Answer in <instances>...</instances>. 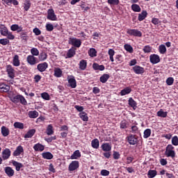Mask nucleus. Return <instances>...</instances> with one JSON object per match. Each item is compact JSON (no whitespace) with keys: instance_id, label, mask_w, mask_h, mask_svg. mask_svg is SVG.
Instances as JSON below:
<instances>
[{"instance_id":"1","label":"nucleus","mask_w":178,"mask_h":178,"mask_svg":"<svg viewBox=\"0 0 178 178\" xmlns=\"http://www.w3.org/2000/svg\"><path fill=\"white\" fill-rule=\"evenodd\" d=\"M165 155L167 156L168 158H175L176 156V152H175V147L172 145H168L165 148Z\"/></svg>"},{"instance_id":"2","label":"nucleus","mask_w":178,"mask_h":178,"mask_svg":"<svg viewBox=\"0 0 178 178\" xmlns=\"http://www.w3.org/2000/svg\"><path fill=\"white\" fill-rule=\"evenodd\" d=\"M12 102L14 104H19L20 102L22 105H27V100L22 95H17L14 96L11 99Z\"/></svg>"},{"instance_id":"3","label":"nucleus","mask_w":178,"mask_h":178,"mask_svg":"<svg viewBox=\"0 0 178 178\" xmlns=\"http://www.w3.org/2000/svg\"><path fill=\"white\" fill-rule=\"evenodd\" d=\"M127 143L129 145H137L138 144V136L134 134H129L126 137Z\"/></svg>"},{"instance_id":"4","label":"nucleus","mask_w":178,"mask_h":178,"mask_svg":"<svg viewBox=\"0 0 178 178\" xmlns=\"http://www.w3.org/2000/svg\"><path fill=\"white\" fill-rule=\"evenodd\" d=\"M68 43L70 45H73L74 48H80L81 47V40L76 38H69Z\"/></svg>"},{"instance_id":"5","label":"nucleus","mask_w":178,"mask_h":178,"mask_svg":"<svg viewBox=\"0 0 178 178\" xmlns=\"http://www.w3.org/2000/svg\"><path fill=\"white\" fill-rule=\"evenodd\" d=\"M127 34L133 37H143V33L138 29H128L127 30Z\"/></svg>"},{"instance_id":"6","label":"nucleus","mask_w":178,"mask_h":178,"mask_svg":"<svg viewBox=\"0 0 178 178\" xmlns=\"http://www.w3.org/2000/svg\"><path fill=\"white\" fill-rule=\"evenodd\" d=\"M47 19L48 20H51V22H55L58 20V17H56V15H55V11L52 8H49L47 10Z\"/></svg>"},{"instance_id":"7","label":"nucleus","mask_w":178,"mask_h":178,"mask_svg":"<svg viewBox=\"0 0 178 178\" xmlns=\"http://www.w3.org/2000/svg\"><path fill=\"white\" fill-rule=\"evenodd\" d=\"M10 155H12V151H10V149L5 148L3 149L1 156L3 161H8V159L10 158Z\"/></svg>"},{"instance_id":"8","label":"nucleus","mask_w":178,"mask_h":178,"mask_svg":"<svg viewBox=\"0 0 178 178\" xmlns=\"http://www.w3.org/2000/svg\"><path fill=\"white\" fill-rule=\"evenodd\" d=\"M79 166L80 165L78 161H73L69 165L68 170L69 172H74V170H76V169H79Z\"/></svg>"},{"instance_id":"9","label":"nucleus","mask_w":178,"mask_h":178,"mask_svg":"<svg viewBox=\"0 0 178 178\" xmlns=\"http://www.w3.org/2000/svg\"><path fill=\"white\" fill-rule=\"evenodd\" d=\"M6 72L10 79H15V69L12 65H6Z\"/></svg>"},{"instance_id":"10","label":"nucleus","mask_w":178,"mask_h":178,"mask_svg":"<svg viewBox=\"0 0 178 178\" xmlns=\"http://www.w3.org/2000/svg\"><path fill=\"white\" fill-rule=\"evenodd\" d=\"M26 62L33 66L34 65H37L38 63V58H35L34 56L29 55L26 58Z\"/></svg>"},{"instance_id":"11","label":"nucleus","mask_w":178,"mask_h":178,"mask_svg":"<svg viewBox=\"0 0 178 178\" xmlns=\"http://www.w3.org/2000/svg\"><path fill=\"white\" fill-rule=\"evenodd\" d=\"M149 60L153 65H156L161 62V58L158 54H152L149 56Z\"/></svg>"},{"instance_id":"12","label":"nucleus","mask_w":178,"mask_h":178,"mask_svg":"<svg viewBox=\"0 0 178 178\" xmlns=\"http://www.w3.org/2000/svg\"><path fill=\"white\" fill-rule=\"evenodd\" d=\"M132 70L133 72H134L136 74H144V72H145V70H144V67L140 65L134 66L132 67Z\"/></svg>"},{"instance_id":"13","label":"nucleus","mask_w":178,"mask_h":178,"mask_svg":"<svg viewBox=\"0 0 178 178\" xmlns=\"http://www.w3.org/2000/svg\"><path fill=\"white\" fill-rule=\"evenodd\" d=\"M24 154V149H23V146L19 145L17 147L16 149L13 153V156H20V155Z\"/></svg>"},{"instance_id":"14","label":"nucleus","mask_w":178,"mask_h":178,"mask_svg":"<svg viewBox=\"0 0 178 178\" xmlns=\"http://www.w3.org/2000/svg\"><path fill=\"white\" fill-rule=\"evenodd\" d=\"M138 123L137 122H134L131 126V132L132 134H138L140 133V130L138 129Z\"/></svg>"},{"instance_id":"15","label":"nucleus","mask_w":178,"mask_h":178,"mask_svg":"<svg viewBox=\"0 0 178 178\" xmlns=\"http://www.w3.org/2000/svg\"><path fill=\"white\" fill-rule=\"evenodd\" d=\"M101 148L104 152H109L112 151V145L109 143H103Z\"/></svg>"},{"instance_id":"16","label":"nucleus","mask_w":178,"mask_h":178,"mask_svg":"<svg viewBox=\"0 0 178 178\" xmlns=\"http://www.w3.org/2000/svg\"><path fill=\"white\" fill-rule=\"evenodd\" d=\"M76 47H72L67 52L66 54V59H67V58H73V56H74V55H76Z\"/></svg>"},{"instance_id":"17","label":"nucleus","mask_w":178,"mask_h":178,"mask_svg":"<svg viewBox=\"0 0 178 178\" xmlns=\"http://www.w3.org/2000/svg\"><path fill=\"white\" fill-rule=\"evenodd\" d=\"M0 90L3 92H9L10 91V86L5 84V83H0Z\"/></svg>"},{"instance_id":"18","label":"nucleus","mask_w":178,"mask_h":178,"mask_svg":"<svg viewBox=\"0 0 178 178\" xmlns=\"http://www.w3.org/2000/svg\"><path fill=\"white\" fill-rule=\"evenodd\" d=\"M8 31H9L8 30V28L4 24H0V33L1 35L6 37V35H8Z\"/></svg>"},{"instance_id":"19","label":"nucleus","mask_w":178,"mask_h":178,"mask_svg":"<svg viewBox=\"0 0 178 178\" xmlns=\"http://www.w3.org/2000/svg\"><path fill=\"white\" fill-rule=\"evenodd\" d=\"M68 83L71 88H76L77 87V82L76 81V79H74V76L68 79Z\"/></svg>"},{"instance_id":"20","label":"nucleus","mask_w":178,"mask_h":178,"mask_svg":"<svg viewBox=\"0 0 178 178\" xmlns=\"http://www.w3.org/2000/svg\"><path fill=\"white\" fill-rule=\"evenodd\" d=\"M128 104L131 108H132L134 111L137 109V102L133 99V97H129L128 100Z\"/></svg>"},{"instance_id":"21","label":"nucleus","mask_w":178,"mask_h":178,"mask_svg":"<svg viewBox=\"0 0 178 178\" xmlns=\"http://www.w3.org/2000/svg\"><path fill=\"white\" fill-rule=\"evenodd\" d=\"M92 68L94 70H100V72H104V70H105V66L104 65H99V64L97 63L92 64Z\"/></svg>"},{"instance_id":"22","label":"nucleus","mask_w":178,"mask_h":178,"mask_svg":"<svg viewBox=\"0 0 178 178\" xmlns=\"http://www.w3.org/2000/svg\"><path fill=\"white\" fill-rule=\"evenodd\" d=\"M5 173L7 174V176H8V177H13V176L15 175V170L12 169L11 167H6Z\"/></svg>"},{"instance_id":"23","label":"nucleus","mask_w":178,"mask_h":178,"mask_svg":"<svg viewBox=\"0 0 178 178\" xmlns=\"http://www.w3.org/2000/svg\"><path fill=\"white\" fill-rule=\"evenodd\" d=\"M6 5H8V6H10V5H14V6H17L19 5V1L17 0H2Z\"/></svg>"},{"instance_id":"24","label":"nucleus","mask_w":178,"mask_h":178,"mask_svg":"<svg viewBox=\"0 0 178 178\" xmlns=\"http://www.w3.org/2000/svg\"><path fill=\"white\" fill-rule=\"evenodd\" d=\"M148 13H147V10H143L141 13L138 14V20H139V22H143V20L145 19Z\"/></svg>"},{"instance_id":"25","label":"nucleus","mask_w":178,"mask_h":178,"mask_svg":"<svg viewBox=\"0 0 178 178\" xmlns=\"http://www.w3.org/2000/svg\"><path fill=\"white\" fill-rule=\"evenodd\" d=\"M80 70H86L87 69V60H81L79 64Z\"/></svg>"},{"instance_id":"26","label":"nucleus","mask_w":178,"mask_h":178,"mask_svg":"<svg viewBox=\"0 0 178 178\" xmlns=\"http://www.w3.org/2000/svg\"><path fill=\"white\" fill-rule=\"evenodd\" d=\"M130 92H131V88L127 87V88H124L123 90H122L120 91V94L122 97H123L124 95H127L130 94Z\"/></svg>"},{"instance_id":"27","label":"nucleus","mask_w":178,"mask_h":178,"mask_svg":"<svg viewBox=\"0 0 178 178\" xmlns=\"http://www.w3.org/2000/svg\"><path fill=\"white\" fill-rule=\"evenodd\" d=\"M109 77H111L109 74H104L102 76H100L99 81L103 84H105V83H106L108 80H109Z\"/></svg>"},{"instance_id":"28","label":"nucleus","mask_w":178,"mask_h":178,"mask_svg":"<svg viewBox=\"0 0 178 178\" xmlns=\"http://www.w3.org/2000/svg\"><path fill=\"white\" fill-rule=\"evenodd\" d=\"M12 163H13V166L15 167L17 172H20V169H22V168H23V164L22 163H19L16 161H13Z\"/></svg>"},{"instance_id":"29","label":"nucleus","mask_w":178,"mask_h":178,"mask_svg":"<svg viewBox=\"0 0 178 178\" xmlns=\"http://www.w3.org/2000/svg\"><path fill=\"white\" fill-rule=\"evenodd\" d=\"M10 131L8 129V127L3 126L1 127V134L3 137H8V136L10 134Z\"/></svg>"},{"instance_id":"30","label":"nucleus","mask_w":178,"mask_h":178,"mask_svg":"<svg viewBox=\"0 0 178 178\" xmlns=\"http://www.w3.org/2000/svg\"><path fill=\"white\" fill-rule=\"evenodd\" d=\"M91 146L95 149H98L99 148V140L97 138L93 139L91 142Z\"/></svg>"},{"instance_id":"31","label":"nucleus","mask_w":178,"mask_h":178,"mask_svg":"<svg viewBox=\"0 0 178 178\" xmlns=\"http://www.w3.org/2000/svg\"><path fill=\"white\" fill-rule=\"evenodd\" d=\"M35 134V129H30L25 135L24 138H31Z\"/></svg>"},{"instance_id":"32","label":"nucleus","mask_w":178,"mask_h":178,"mask_svg":"<svg viewBox=\"0 0 178 178\" xmlns=\"http://www.w3.org/2000/svg\"><path fill=\"white\" fill-rule=\"evenodd\" d=\"M77 158H81V153L80 152V150H76L71 155V159H77Z\"/></svg>"},{"instance_id":"33","label":"nucleus","mask_w":178,"mask_h":178,"mask_svg":"<svg viewBox=\"0 0 178 178\" xmlns=\"http://www.w3.org/2000/svg\"><path fill=\"white\" fill-rule=\"evenodd\" d=\"M79 117L83 122H88V115L86 112H81L79 113Z\"/></svg>"},{"instance_id":"34","label":"nucleus","mask_w":178,"mask_h":178,"mask_svg":"<svg viewBox=\"0 0 178 178\" xmlns=\"http://www.w3.org/2000/svg\"><path fill=\"white\" fill-rule=\"evenodd\" d=\"M33 149L35 151H40L41 152L44 151V145H42L40 143H37L33 146Z\"/></svg>"},{"instance_id":"35","label":"nucleus","mask_w":178,"mask_h":178,"mask_svg":"<svg viewBox=\"0 0 178 178\" xmlns=\"http://www.w3.org/2000/svg\"><path fill=\"white\" fill-rule=\"evenodd\" d=\"M88 54L90 58H95V56H97V50L95 48H90Z\"/></svg>"},{"instance_id":"36","label":"nucleus","mask_w":178,"mask_h":178,"mask_svg":"<svg viewBox=\"0 0 178 178\" xmlns=\"http://www.w3.org/2000/svg\"><path fill=\"white\" fill-rule=\"evenodd\" d=\"M13 66H15V67L20 66V60H19L18 55H15L14 56L13 60Z\"/></svg>"},{"instance_id":"37","label":"nucleus","mask_w":178,"mask_h":178,"mask_svg":"<svg viewBox=\"0 0 178 178\" xmlns=\"http://www.w3.org/2000/svg\"><path fill=\"white\" fill-rule=\"evenodd\" d=\"M124 48L125 51H127L129 54H133L134 52V49H133V47H131V45H130L129 44H125L124 45Z\"/></svg>"},{"instance_id":"38","label":"nucleus","mask_w":178,"mask_h":178,"mask_svg":"<svg viewBox=\"0 0 178 178\" xmlns=\"http://www.w3.org/2000/svg\"><path fill=\"white\" fill-rule=\"evenodd\" d=\"M129 127V122L126 120H122L120 123V129H125Z\"/></svg>"},{"instance_id":"39","label":"nucleus","mask_w":178,"mask_h":178,"mask_svg":"<svg viewBox=\"0 0 178 178\" xmlns=\"http://www.w3.org/2000/svg\"><path fill=\"white\" fill-rule=\"evenodd\" d=\"M23 6H24V10L26 12H27L29 10V9H30V8H31V2H30V1H29V0H25Z\"/></svg>"},{"instance_id":"40","label":"nucleus","mask_w":178,"mask_h":178,"mask_svg":"<svg viewBox=\"0 0 178 178\" xmlns=\"http://www.w3.org/2000/svg\"><path fill=\"white\" fill-rule=\"evenodd\" d=\"M46 133L47 136H52V134H54V127H52V124L48 125Z\"/></svg>"},{"instance_id":"41","label":"nucleus","mask_w":178,"mask_h":178,"mask_svg":"<svg viewBox=\"0 0 178 178\" xmlns=\"http://www.w3.org/2000/svg\"><path fill=\"white\" fill-rule=\"evenodd\" d=\"M157 172L155 170H149L147 172V177L154 178L156 176Z\"/></svg>"},{"instance_id":"42","label":"nucleus","mask_w":178,"mask_h":178,"mask_svg":"<svg viewBox=\"0 0 178 178\" xmlns=\"http://www.w3.org/2000/svg\"><path fill=\"white\" fill-rule=\"evenodd\" d=\"M131 8L134 12H141V8L138 4L134 3L131 5Z\"/></svg>"},{"instance_id":"43","label":"nucleus","mask_w":178,"mask_h":178,"mask_svg":"<svg viewBox=\"0 0 178 178\" xmlns=\"http://www.w3.org/2000/svg\"><path fill=\"white\" fill-rule=\"evenodd\" d=\"M157 116H159V118H167L168 112L163 111V110L161 109L157 112Z\"/></svg>"},{"instance_id":"44","label":"nucleus","mask_w":178,"mask_h":178,"mask_svg":"<svg viewBox=\"0 0 178 178\" xmlns=\"http://www.w3.org/2000/svg\"><path fill=\"white\" fill-rule=\"evenodd\" d=\"M29 116L31 119H35V118H38V112L36 111H29Z\"/></svg>"},{"instance_id":"45","label":"nucleus","mask_w":178,"mask_h":178,"mask_svg":"<svg viewBox=\"0 0 178 178\" xmlns=\"http://www.w3.org/2000/svg\"><path fill=\"white\" fill-rule=\"evenodd\" d=\"M15 129H24V124L20 122H15L13 124Z\"/></svg>"},{"instance_id":"46","label":"nucleus","mask_w":178,"mask_h":178,"mask_svg":"<svg viewBox=\"0 0 178 178\" xmlns=\"http://www.w3.org/2000/svg\"><path fill=\"white\" fill-rule=\"evenodd\" d=\"M62 70L60 68H55L54 70V76L55 77H62Z\"/></svg>"},{"instance_id":"47","label":"nucleus","mask_w":178,"mask_h":178,"mask_svg":"<svg viewBox=\"0 0 178 178\" xmlns=\"http://www.w3.org/2000/svg\"><path fill=\"white\" fill-rule=\"evenodd\" d=\"M108 54L110 56V60L111 62H115V60L113 59V56H115V50H113V49H109Z\"/></svg>"},{"instance_id":"48","label":"nucleus","mask_w":178,"mask_h":178,"mask_svg":"<svg viewBox=\"0 0 178 178\" xmlns=\"http://www.w3.org/2000/svg\"><path fill=\"white\" fill-rule=\"evenodd\" d=\"M159 51L160 52V54H161L162 55L166 54V46H165V44H161L159 47Z\"/></svg>"},{"instance_id":"49","label":"nucleus","mask_w":178,"mask_h":178,"mask_svg":"<svg viewBox=\"0 0 178 178\" xmlns=\"http://www.w3.org/2000/svg\"><path fill=\"white\" fill-rule=\"evenodd\" d=\"M150 136H151V129H145L143 133V137L145 138H148Z\"/></svg>"},{"instance_id":"50","label":"nucleus","mask_w":178,"mask_h":178,"mask_svg":"<svg viewBox=\"0 0 178 178\" xmlns=\"http://www.w3.org/2000/svg\"><path fill=\"white\" fill-rule=\"evenodd\" d=\"M143 51L145 54H149L152 51V47L149 45H146L143 47Z\"/></svg>"},{"instance_id":"51","label":"nucleus","mask_w":178,"mask_h":178,"mask_svg":"<svg viewBox=\"0 0 178 178\" xmlns=\"http://www.w3.org/2000/svg\"><path fill=\"white\" fill-rule=\"evenodd\" d=\"M31 54H32L33 56H38V55H40V51L37 48H32L31 49Z\"/></svg>"},{"instance_id":"52","label":"nucleus","mask_w":178,"mask_h":178,"mask_svg":"<svg viewBox=\"0 0 178 178\" xmlns=\"http://www.w3.org/2000/svg\"><path fill=\"white\" fill-rule=\"evenodd\" d=\"M165 83L167 86H172L173 83H175V79H173V77H168L166 79Z\"/></svg>"},{"instance_id":"53","label":"nucleus","mask_w":178,"mask_h":178,"mask_svg":"<svg viewBox=\"0 0 178 178\" xmlns=\"http://www.w3.org/2000/svg\"><path fill=\"white\" fill-rule=\"evenodd\" d=\"M38 70L39 72H45V63L38 64Z\"/></svg>"},{"instance_id":"54","label":"nucleus","mask_w":178,"mask_h":178,"mask_svg":"<svg viewBox=\"0 0 178 178\" xmlns=\"http://www.w3.org/2000/svg\"><path fill=\"white\" fill-rule=\"evenodd\" d=\"M46 30L47 31H54V25L49 22L46 24Z\"/></svg>"},{"instance_id":"55","label":"nucleus","mask_w":178,"mask_h":178,"mask_svg":"<svg viewBox=\"0 0 178 178\" xmlns=\"http://www.w3.org/2000/svg\"><path fill=\"white\" fill-rule=\"evenodd\" d=\"M172 145H175V147H177L178 145V137L177 136H175L172 138Z\"/></svg>"},{"instance_id":"56","label":"nucleus","mask_w":178,"mask_h":178,"mask_svg":"<svg viewBox=\"0 0 178 178\" xmlns=\"http://www.w3.org/2000/svg\"><path fill=\"white\" fill-rule=\"evenodd\" d=\"M109 5H119L120 1L119 0H108L107 1Z\"/></svg>"},{"instance_id":"57","label":"nucleus","mask_w":178,"mask_h":178,"mask_svg":"<svg viewBox=\"0 0 178 178\" xmlns=\"http://www.w3.org/2000/svg\"><path fill=\"white\" fill-rule=\"evenodd\" d=\"M54 158V154L49 152H45V159H52Z\"/></svg>"},{"instance_id":"58","label":"nucleus","mask_w":178,"mask_h":178,"mask_svg":"<svg viewBox=\"0 0 178 178\" xmlns=\"http://www.w3.org/2000/svg\"><path fill=\"white\" fill-rule=\"evenodd\" d=\"M111 172L107 170H102L100 172L102 176H109Z\"/></svg>"},{"instance_id":"59","label":"nucleus","mask_w":178,"mask_h":178,"mask_svg":"<svg viewBox=\"0 0 178 178\" xmlns=\"http://www.w3.org/2000/svg\"><path fill=\"white\" fill-rule=\"evenodd\" d=\"M0 44L1 45H8L9 44V40L4 38V39H0Z\"/></svg>"},{"instance_id":"60","label":"nucleus","mask_w":178,"mask_h":178,"mask_svg":"<svg viewBox=\"0 0 178 178\" xmlns=\"http://www.w3.org/2000/svg\"><path fill=\"white\" fill-rule=\"evenodd\" d=\"M152 23L154 24V26H156L157 24H161V20L158 18H152Z\"/></svg>"},{"instance_id":"61","label":"nucleus","mask_w":178,"mask_h":178,"mask_svg":"<svg viewBox=\"0 0 178 178\" xmlns=\"http://www.w3.org/2000/svg\"><path fill=\"white\" fill-rule=\"evenodd\" d=\"M113 159H120V153L118 152H113Z\"/></svg>"},{"instance_id":"62","label":"nucleus","mask_w":178,"mask_h":178,"mask_svg":"<svg viewBox=\"0 0 178 178\" xmlns=\"http://www.w3.org/2000/svg\"><path fill=\"white\" fill-rule=\"evenodd\" d=\"M74 108L75 109H76V111H78V112H85V111H84V107H83L82 106H79V105H75L74 106Z\"/></svg>"},{"instance_id":"63","label":"nucleus","mask_w":178,"mask_h":178,"mask_svg":"<svg viewBox=\"0 0 178 178\" xmlns=\"http://www.w3.org/2000/svg\"><path fill=\"white\" fill-rule=\"evenodd\" d=\"M7 38L8 40H15V35H13V34H12V32H7Z\"/></svg>"},{"instance_id":"64","label":"nucleus","mask_w":178,"mask_h":178,"mask_svg":"<svg viewBox=\"0 0 178 178\" xmlns=\"http://www.w3.org/2000/svg\"><path fill=\"white\" fill-rule=\"evenodd\" d=\"M49 172H51V173H55L56 170H55V168H54V164L50 163L49 165Z\"/></svg>"}]
</instances>
